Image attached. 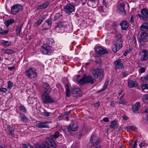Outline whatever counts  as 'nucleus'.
<instances>
[{
	"label": "nucleus",
	"mask_w": 148,
	"mask_h": 148,
	"mask_svg": "<svg viewBox=\"0 0 148 148\" xmlns=\"http://www.w3.org/2000/svg\"><path fill=\"white\" fill-rule=\"evenodd\" d=\"M110 105L113 107H114L115 106V103L113 101H112L110 103Z\"/></svg>",
	"instance_id": "e2e57ef3"
},
{
	"label": "nucleus",
	"mask_w": 148,
	"mask_h": 148,
	"mask_svg": "<svg viewBox=\"0 0 148 148\" xmlns=\"http://www.w3.org/2000/svg\"><path fill=\"white\" fill-rule=\"evenodd\" d=\"M121 74L124 77H126L128 75L126 72L124 71H123L121 72Z\"/></svg>",
	"instance_id": "13d9d810"
},
{
	"label": "nucleus",
	"mask_w": 148,
	"mask_h": 148,
	"mask_svg": "<svg viewBox=\"0 0 148 148\" xmlns=\"http://www.w3.org/2000/svg\"><path fill=\"white\" fill-rule=\"evenodd\" d=\"M121 62V59H119L114 61V64L115 65V69H118L123 67V65Z\"/></svg>",
	"instance_id": "2eb2a0df"
},
{
	"label": "nucleus",
	"mask_w": 148,
	"mask_h": 148,
	"mask_svg": "<svg viewBox=\"0 0 148 148\" xmlns=\"http://www.w3.org/2000/svg\"><path fill=\"white\" fill-rule=\"evenodd\" d=\"M118 125L117 124V121L116 119L114 120L110 123V127L111 129H114L117 128Z\"/></svg>",
	"instance_id": "b1692460"
},
{
	"label": "nucleus",
	"mask_w": 148,
	"mask_h": 148,
	"mask_svg": "<svg viewBox=\"0 0 148 148\" xmlns=\"http://www.w3.org/2000/svg\"><path fill=\"white\" fill-rule=\"evenodd\" d=\"M141 88L143 90H144L145 89H148V84L142 85Z\"/></svg>",
	"instance_id": "09e8293b"
},
{
	"label": "nucleus",
	"mask_w": 148,
	"mask_h": 148,
	"mask_svg": "<svg viewBox=\"0 0 148 148\" xmlns=\"http://www.w3.org/2000/svg\"><path fill=\"white\" fill-rule=\"evenodd\" d=\"M89 127L88 125H85L83 127V129L86 131H88L90 130Z\"/></svg>",
	"instance_id": "603ef678"
},
{
	"label": "nucleus",
	"mask_w": 148,
	"mask_h": 148,
	"mask_svg": "<svg viewBox=\"0 0 148 148\" xmlns=\"http://www.w3.org/2000/svg\"><path fill=\"white\" fill-rule=\"evenodd\" d=\"M125 4L123 3H121L119 5V10L121 12H126L125 10Z\"/></svg>",
	"instance_id": "2f4dec72"
},
{
	"label": "nucleus",
	"mask_w": 148,
	"mask_h": 148,
	"mask_svg": "<svg viewBox=\"0 0 148 148\" xmlns=\"http://www.w3.org/2000/svg\"><path fill=\"white\" fill-rule=\"evenodd\" d=\"M142 98L143 101L144 103L148 104V94L143 95Z\"/></svg>",
	"instance_id": "c9c22d12"
},
{
	"label": "nucleus",
	"mask_w": 148,
	"mask_h": 148,
	"mask_svg": "<svg viewBox=\"0 0 148 148\" xmlns=\"http://www.w3.org/2000/svg\"><path fill=\"white\" fill-rule=\"evenodd\" d=\"M142 82L143 83H148V75H146L141 78Z\"/></svg>",
	"instance_id": "e433bc0d"
},
{
	"label": "nucleus",
	"mask_w": 148,
	"mask_h": 148,
	"mask_svg": "<svg viewBox=\"0 0 148 148\" xmlns=\"http://www.w3.org/2000/svg\"><path fill=\"white\" fill-rule=\"evenodd\" d=\"M14 20L13 18H11L10 19L4 22V24L7 27L14 22Z\"/></svg>",
	"instance_id": "cd10ccee"
},
{
	"label": "nucleus",
	"mask_w": 148,
	"mask_h": 148,
	"mask_svg": "<svg viewBox=\"0 0 148 148\" xmlns=\"http://www.w3.org/2000/svg\"><path fill=\"white\" fill-rule=\"evenodd\" d=\"M95 50L96 53L100 55H103L107 53L108 52L106 49L100 47H95Z\"/></svg>",
	"instance_id": "9b49d317"
},
{
	"label": "nucleus",
	"mask_w": 148,
	"mask_h": 148,
	"mask_svg": "<svg viewBox=\"0 0 148 148\" xmlns=\"http://www.w3.org/2000/svg\"><path fill=\"white\" fill-rule=\"evenodd\" d=\"M50 123L49 122H39L37 123L36 126L40 128H43L45 127H49L48 124Z\"/></svg>",
	"instance_id": "aec40b11"
},
{
	"label": "nucleus",
	"mask_w": 148,
	"mask_h": 148,
	"mask_svg": "<svg viewBox=\"0 0 148 148\" xmlns=\"http://www.w3.org/2000/svg\"><path fill=\"white\" fill-rule=\"evenodd\" d=\"M5 53L7 54H12L14 53L15 51L12 49H6Z\"/></svg>",
	"instance_id": "37998d69"
},
{
	"label": "nucleus",
	"mask_w": 148,
	"mask_h": 148,
	"mask_svg": "<svg viewBox=\"0 0 148 148\" xmlns=\"http://www.w3.org/2000/svg\"><path fill=\"white\" fill-rule=\"evenodd\" d=\"M116 26L117 24L115 22H114L112 23V27L115 31L116 29Z\"/></svg>",
	"instance_id": "5fc2aeb1"
},
{
	"label": "nucleus",
	"mask_w": 148,
	"mask_h": 148,
	"mask_svg": "<svg viewBox=\"0 0 148 148\" xmlns=\"http://www.w3.org/2000/svg\"><path fill=\"white\" fill-rule=\"evenodd\" d=\"M22 10V7L21 5H15L11 7V12L13 14H15Z\"/></svg>",
	"instance_id": "6e6552de"
},
{
	"label": "nucleus",
	"mask_w": 148,
	"mask_h": 148,
	"mask_svg": "<svg viewBox=\"0 0 148 148\" xmlns=\"http://www.w3.org/2000/svg\"><path fill=\"white\" fill-rule=\"evenodd\" d=\"M137 84L135 82L130 80L128 82V86L130 88H132L136 86Z\"/></svg>",
	"instance_id": "c756f323"
},
{
	"label": "nucleus",
	"mask_w": 148,
	"mask_h": 148,
	"mask_svg": "<svg viewBox=\"0 0 148 148\" xmlns=\"http://www.w3.org/2000/svg\"><path fill=\"white\" fill-rule=\"evenodd\" d=\"M145 68L144 67H141L138 69V72L139 73H142L145 72Z\"/></svg>",
	"instance_id": "8fccbe9b"
},
{
	"label": "nucleus",
	"mask_w": 148,
	"mask_h": 148,
	"mask_svg": "<svg viewBox=\"0 0 148 148\" xmlns=\"http://www.w3.org/2000/svg\"><path fill=\"white\" fill-rule=\"evenodd\" d=\"M86 83H90L91 84H93L94 83L93 78L90 76H88L87 77L85 76Z\"/></svg>",
	"instance_id": "7c9ffc66"
},
{
	"label": "nucleus",
	"mask_w": 148,
	"mask_h": 148,
	"mask_svg": "<svg viewBox=\"0 0 148 148\" xmlns=\"http://www.w3.org/2000/svg\"><path fill=\"white\" fill-rule=\"evenodd\" d=\"M18 111V112H23L24 113H26L27 110L25 107L22 105V104H20V106L18 107V110H17L16 111Z\"/></svg>",
	"instance_id": "c85d7f7f"
},
{
	"label": "nucleus",
	"mask_w": 148,
	"mask_h": 148,
	"mask_svg": "<svg viewBox=\"0 0 148 148\" xmlns=\"http://www.w3.org/2000/svg\"><path fill=\"white\" fill-rule=\"evenodd\" d=\"M93 75L95 78H99L101 79L104 75L103 71L101 69H96L92 71Z\"/></svg>",
	"instance_id": "423d86ee"
},
{
	"label": "nucleus",
	"mask_w": 148,
	"mask_h": 148,
	"mask_svg": "<svg viewBox=\"0 0 148 148\" xmlns=\"http://www.w3.org/2000/svg\"><path fill=\"white\" fill-rule=\"evenodd\" d=\"M44 17H42L41 18L39 19L34 24V26H38L40 25L44 21Z\"/></svg>",
	"instance_id": "72a5a7b5"
},
{
	"label": "nucleus",
	"mask_w": 148,
	"mask_h": 148,
	"mask_svg": "<svg viewBox=\"0 0 148 148\" xmlns=\"http://www.w3.org/2000/svg\"><path fill=\"white\" fill-rule=\"evenodd\" d=\"M78 126L77 123H71L69 126V130L72 131H75L77 130Z\"/></svg>",
	"instance_id": "412c9836"
},
{
	"label": "nucleus",
	"mask_w": 148,
	"mask_h": 148,
	"mask_svg": "<svg viewBox=\"0 0 148 148\" xmlns=\"http://www.w3.org/2000/svg\"><path fill=\"white\" fill-rule=\"evenodd\" d=\"M115 37L116 42L113 46L112 50L114 52L116 53L122 47L123 40L122 39V36L120 34H118Z\"/></svg>",
	"instance_id": "f257e3e1"
},
{
	"label": "nucleus",
	"mask_w": 148,
	"mask_h": 148,
	"mask_svg": "<svg viewBox=\"0 0 148 148\" xmlns=\"http://www.w3.org/2000/svg\"><path fill=\"white\" fill-rule=\"evenodd\" d=\"M129 51H128V50H126L123 53V55L124 56H126L127 55L128 53H129Z\"/></svg>",
	"instance_id": "0e129e2a"
},
{
	"label": "nucleus",
	"mask_w": 148,
	"mask_h": 148,
	"mask_svg": "<svg viewBox=\"0 0 148 148\" xmlns=\"http://www.w3.org/2000/svg\"><path fill=\"white\" fill-rule=\"evenodd\" d=\"M53 50L52 48L46 44H44L40 48L41 53L44 54L50 55Z\"/></svg>",
	"instance_id": "7ed1b4c3"
},
{
	"label": "nucleus",
	"mask_w": 148,
	"mask_h": 148,
	"mask_svg": "<svg viewBox=\"0 0 148 148\" xmlns=\"http://www.w3.org/2000/svg\"><path fill=\"white\" fill-rule=\"evenodd\" d=\"M108 82L109 80H108V79H106V82L104 83L102 88L100 90V91H102L103 90H105L106 89L107 87V85L108 84Z\"/></svg>",
	"instance_id": "4c0bfd02"
},
{
	"label": "nucleus",
	"mask_w": 148,
	"mask_h": 148,
	"mask_svg": "<svg viewBox=\"0 0 148 148\" xmlns=\"http://www.w3.org/2000/svg\"><path fill=\"white\" fill-rule=\"evenodd\" d=\"M44 115L47 116H49L50 115V114L48 112H44Z\"/></svg>",
	"instance_id": "69168bd1"
},
{
	"label": "nucleus",
	"mask_w": 148,
	"mask_h": 148,
	"mask_svg": "<svg viewBox=\"0 0 148 148\" xmlns=\"http://www.w3.org/2000/svg\"><path fill=\"white\" fill-rule=\"evenodd\" d=\"M45 143L47 145L54 148H56L57 146L56 143L52 136L47 138L46 139Z\"/></svg>",
	"instance_id": "9d476101"
},
{
	"label": "nucleus",
	"mask_w": 148,
	"mask_h": 148,
	"mask_svg": "<svg viewBox=\"0 0 148 148\" xmlns=\"http://www.w3.org/2000/svg\"><path fill=\"white\" fill-rule=\"evenodd\" d=\"M63 9L66 13L70 14L72 12L75 11V7L73 5L68 3L64 6Z\"/></svg>",
	"instance_id": "0eeeda50"
},
{
	"label": "nucleus",
	"mask_w": 148,
	"mask_h": 148,
	"mask_svg": "<svg viewBox=\"0 0 148 148\" xmlns=\"http://www.w3.org/2000/svg\"><path fill=\"white\" fill-rule=\"evenodd\" d=\"M137 141L136 140L134 142V143L133 145V148H136L137 146Z\"/></svg>",
	"instance_id": "680f3d73"
},
{
	"label": "nucleus",
	"mask_w": 148,
	"mask_h": 148,
	"mask_svg": "<svg viewBox=\"0 0 148 148\" xmlns=\"http://www.w3.org/2000/svg\"><path fill=\"white\" fill-rule=\"evenodd\" d=\"M65 87L66 89V96L67 97H69L70 96V90L69 89V83L65 84Z\"/></svg>",
	"instance_id": "393cba45"
},
{
	"label": "nucleus",
	"mask_w": 148,
	"mask_h": 148,
	"mask_svg": "<svg viewBox=\"0 0 148 148\" xmlns=\"http://www.w3.org/2000/svg\"><path fill=\"white\" fill-rule=\"evenodd\" d=\"M17 113H18L19 116V117L21 121L24 123H26L28 121V118L23 113L21 112H18L17 111Z\"/></svg>",
	"instance_id": "4468645a"
},
{
	"label": "nucleus",
	"mask_w": 148,
	"mask_h": 148,
	"mask_svg": "<svg viewBox=\"0 0 148 148\" xmlns=\"http://www.w3.org/2000/svg\"><path fill=\"white\" fill-rule=\"evenodd\" d=\"M9 31L8 30H4L2 27L0 28V34L3 35H6L8 33Z\"/></svg>",
	"instance_id": "ea45409f"
},
{
	"label": "nucleus",
	"mask_w": 148,
	"mask_h": 148,
	"mask_svg": "<svg viewBox=\"0 0 148 148\" xmlns=\"http://www.w3.org/2000/svg\"><path fill=\"white\" fill-rule=\"evenodd\" d=\"M142 53L140 59L142 61H146L148 59V51L144 49L142 50Z\"/></svg>",
	"instance_id": "a211bd4d"
},
{
	"label": "nucleus",
	"mask_w": 148,
	"mask_h": 148,
	"mask_svg": "<svg viewBox=\"0 0 148 148\" xmlns=\"http://www.w3.org/2000/svg\"><path fill=\"white\" fill-rule=\"evenodd\" d=\"M61 15V14L60 13H56L54 16V20L55 21L57 20Z\"/></svg>",
	"instance_id": "c03bdc74"
},
{
	"label": "nucleus",
	"mask_w": 148,
	"mask_h": 148,
	"mask_svg": "<svg viewBox=\"0 0 148 148\" xmlns=\"http://www.w3.org/2000/svg\"><path fill=\"white\" fill-rule=\"evenodd\" d=\"M49 2L47 1L45 3H44L41 5H40L38 6V8L39 9H44L48 6L49 5Z\"/></svg>",
	"instance_id": "a878e982"
},
{
	"label": "nucleus",
	"mask_w": 148,
	"mask_h": 148,
	"mask_svg": "<svg viewBox=\"0 0 148 148\" xmlns=\"http://www.w3.org/2000/svg\"><path fill=\"white\" fill-rule=\"evenodd\" d=\"M126 129L129 130L136 131L137 130V128L134 126H130L127 127Z\"/></svg>",
	"instance_id": "a19ab883"
},
{
	"label": "nucleus",
	"mask_w": 148,
	"mask_h": 148,
	"mask_svg": "<svg viewBox=\"0 0 148 148\" xmlns=\"http://www.w3.org/2000/svg\"><path fill=\"white\" fill-rule=\"evenodd\" d=\"M25 73L26 76L31 79L36 77L37 76V74L35 69L32 67L27 69L25 71Z\"/></svg>",
	"instance_id": "20e7f679"
},
{
	"label": "nucleus",
	"mask_w": 148,
	"mask_h": 148,
	"mask_svg": "<svg viewBox=\"0 0 148 148\" xmlns=\"http://www.w3.org/2000/svg\"><path fill=\"white\" fill-rule=\"evenodd\" d=\"M79 91V89L77 88H75L72 90V92L73 94H77Z\"/></svg>",
	"instance_id": "3c124183"
},
{
	"label": "nucleus",
	"mask_w": 148,
	"mask_h": 148,
	"mask_svg": "<svg viewBox=\"0 0 148 148\" xmlns=\"http://www.w3.org/2000/svg\"><path fill=\"white\" fill-rule=\"evenodd\" d=\"M90 143L92 144L93 146H95L99 143V139L96 136H92L90 138Z\"/></svg>",
	"instance_id": "ddd939ff"
},
{
	"label": "nucleus",
	"mask_w": 148,
	"mask_h": 148,
	"mask_svg": "<svg viewBox=\"0 0 148 148\" xmlns=\"http://www.w3.org/2000/svg\"><path fill=\"white\" fill-rule=\"evenodd\" d=\"M8 131L10 134L11 135V136H14V129L12 128V127H10V126H8Z\"/></svg>",
	"instance_id": "473e14b6"
},
{
	"label": "nucleus",
	"mask_w": 148,
	"mask_h": 148,
	"mask_svg": "<svg viewBox=\"0 0 148 148\" xmlns=\"http://www.w3.org/2000/svg\"><path fill=\"white\" fill-rule=\"evenodd\" d=\"M46 43L47 45H50L51 43L52 44L54 42V40L52 38L46 39Z\"/></svg>",
	"instance_id": "79ce46f5"
},
{
	"label": "nucleus",
	"mask_w": 148,
	"mask_h": 148,
	"mask_svg": "<svg viewBox=\"0 0 148 148\" xmlns=\"http://www.w3.org/2000/svg\"><path fill=\"white\" fill-rule=\"evenodd\" d=\"M8 69L10 71H12L14 69L15 67L14 66L10 67H9Z\"/></svg>",
	"instance_id": "338daca9"
},
{
	"label": "nucleus",
	"mask_w": 148,
	"mask_h": 148,
	"mask_svg": "<svg viewBox=\"0 0 148 148\" xmlns=\"http://www.w3.org/2000/svg\"><path fill=\"white\" fill-rule=\"evenodd\" d=\"M8 86L7 88L8 89H10L11 88V87L13 86V83L10 81H8L7 82Z\"/></svg>",
	"instance_id": "de8ad7c7"
},
{
	"label": "nucleus",
	"mask_w": 148,
	"mask_h": 148,
	"mask_svg": "<svg viewBox=\"0 0 148 148\" xmlns=\"http://www.w3.org/2000/svg\"><path fill=\"white\" fill-rule=\"evenodd\" d=\"M50 93H43L41 96V101L45 104H51L55 102V99L50 95Z\"/></svg>",
	"instance_id": "f03ea898"
},
{
	"label": "nucleus",
	"mask_w": 148,
	"mask_h": 148,
	"mask_svg": "<svg viewBox=\"0 0 148 148\" xmlns=\"http://www.w3.org/2000/svg\"><path fill=\"white\" fill-rule=\"evenodd\" d=\"M127 102L125 101V99L123 98V96H121L119 99V103L123 105H126Z\"/></svg>",
	"instance_id": "f704fd0d"
},
{
	"label": "nucleus",
	"mask_w": 148,
	"mask_h": 148,
	"mask_svg": "<svg viewBox=\"0 0 148 148\" xmlns=\"http://www.w3.org/2000/svg\"><path fill=\"white\" fill-rule=\"evenodd\" d=\"M71 113V111H69L67 112H66L64 113V115H68L70 114Z\"/></svg>",
	"instance_id": "bf43d9fd"
},
{
	"label": "nucleus",
	"mask_w": 148,
	"mask_h": 148,
	"mask_svg": "<svg viewBox=\"0 0 148 148\" xmlns=\"http://www.w3.org/2000/svg\"><path fill=\"white\" fill-rule=\"evenodd\" d=\"M139 43L141 45L145 44V42L148 41V34L145 32L141 33L140 34Z\"/></svg>",
	"instance_id": "1a4fd4ad"
},
{
	"label": "nucleus",
	"mask_w": 148,
	"mask_h": 148,
	"mask_svg": "<svg viewBox=\"0 0 148 148\" xmlns=\"http://www.w3.org/2000/svg\"><path fill=\"white\" fill-rule=\"evenodd\" d=\"M60 134L57 131L54 134L52 135V136L54 139L58 138L60 136Z\"/></svg>",
	"instance_id": "49530a36"
},
{
	"label": "nucleus",
	"mask_w": 148,
	"mask_h": 148,
	"mask_svg": "<svg viewBox=\"0 0 148 148\" xmlns=\"http://www.w3.org/2000/svg\"><path fill=\"white\" fill-rule=\"evenodd\" d=\"M7 91V89L5 88H0V91L5 93Z\"/></svg>",
	"instance_id": "864d4df0"
},
{
	"label": "nucleus",
	"mask_w": 148,
	"mask_h": 148,
	"mask_svg": "<svg viewBox=\"0 0 148 148\" xmlns=\"http://www.w3.org/2000/svg\"><path fill=\"white\" fill-rule=\"evenodd\" d=\"M140 28L141 30L144 31L148 30V23L144 22L140 25Z\"/></svg>",
	"instance_id": "5701e85b"
},
{
	"label": "nucleus",
	"mask_w": 148,
	"mask_h": 148,
	"mask_svg": "<svg viewBox=\"0 0 148 148\" xmlns=\"http://www.w3.org/2000/svg\"><path fill=\"white\" fill-rule=\"evenodd\" d=\"M100 104L99 102H97L95 104V107H98L99 106Z\"/></svg>",
	"instance_id": "774afa93"
},
{
	"label": "nucleus",
	"mask_w": 148,
	"mask_h": 148,
	"mask_svg": "<svg viewBox=\"0 0 148 148\" xmlns=\"http://www.w3.org/2000/svg\"><path fill=\"white\" fill-rule=\"evenodd\" d=\"M103 120L105 122H108L109 121V119L107 117H105L103 119Z\"/></svg>",
	"instance_id": "052dcab7"
},
{
	"label": "nucleus",
	"mask_w": 148,
	"mask_h": 148,
	"mask_svg": "<svg viewBox=\"0 0 148 148\" xmlns=\"http://www.w3.org/2000/svg\"><path fill=\"white\" fill-rule=\"evenodd\" d=\"M86 83V79L85 76L81 79H80L78 82V83L81 85H82Z\"/></svg>",
	"instance_id": "58836bf2"
},
{
	"label": "nucleus",
	"mask_w": 148,
	"mask_h": 148,
	"mask_svg": "<svg viewBox=\"0 0 148 148\" xmlns=\"http://www.w3.org/2000/svg\"><path fill=\"white\" fill-rule=\"evenodd\" d=\"M141 13L143 16L140 14L138 15L139 16L141 19L142 18L143 19H144V18H148V9H147L146 8L143 9L141 10Z\"/></svg>",
	"instance_id": "dca6fc26"
},
{
	"label": "nucleus",
	"mask_w": 148,
	"mask_h": 148,
	"mask_svg": "<svg viewBox=\"0 0 148 148\" xmlns=\"http://www.w3.org/2000/svg\"><path fill=\"white\" fill-rule=\"evenodd\" d=\"M23 24H20L18 25L16 27L15 31L17 36H19L22 32V27Z\"/></svg>",
	"instance_id": "4be33fe9"
},
{
	"label": "nucleus",
	"mask_w": 148,
	"mask_h": 148,
	"mask_svg": "<svg viewBox=\"0 0 148 148\" xmlns=\"http://www.w3.org/2000/svg\"><path fill=\"white\" fill-rule=\"evenodd\" d=\"M95 60L96 62L99 63L101 62L100 58L98 57H96L95 58Z\"/></svg>",
	"instance_id": "6e6d98bb"
},
{
	"label": "nucleus",
	"mask_w": 148,
	"mask_h": 148,
	"mask_svg": "<svg viewBox=\"0 0 148 148\" xmlns=\"http://www.w3.org/2000/svg\"><path fill=\"white\" fill-rule=\"evenodd\" d=\"M22 147L24 148H28V145L25 144H23L21 145Z\"/></svg>",
	"instance_id": "4d7b16f0"
},
{
	"label": "nucleus",
	"mask_w": 148,
	"mask_h": 148,
	"mask_svg": "<svg viewBox=\"0 0 148 148\" xmlns=\"http://www.w3.org/2000/svg\"><path fill=\"white\" fill-rule=\"evenodd\" d=\"M69 26L68 25H67L66 24V23L65 22H58L57 23L55 29L56 31L58 33H62L63 32V31L62 30V28L64 27L65 28Z\"/></svg>",
	"instance_id": "39448f33"
},
{
	"label": "nucleus",
	"mask_w": 148,
	"mask_h": 148,
	"mask_svg": "<svg viewBox=\"0 0 148 148\" xmlns=\"http://www.w3.org/2000/svg\"><path fill=\"white\" fill-rule=\"evenodd\" d=\"M43 88L44 89V91L43 93H50L52 88H51L50 85L48 83L45 82H43Z\"/></svg>",
	"instance_id": "f8f14e48"
},
{
	"label": "nucleus",
	"mask_w": 148,
	"mask_h": 148,
	"mask_svg": "<svg viewBox=\"0 0 148 148\" xmlns=\"http://www.w3.org/2000/svg\"><path fill=\"white\" fill-rule=\"evenodd\" d=\"M0 42L2 45L7 47L10 46L12 43V42L10 41L5 40H1Z\"/></svg>",
	"instance_id": "bb28decb"
},
{
	"label": "nucleus",
	"mask_w": 148,
	"mask_h": 148,
	"mask_svg": "<svg viewBox=\"0 0 148 148\" xmlns=\"http://www.w3.org/2000/svg\"><path fill=\"white\" fill-rule=\"evenodd\" d=\"M120 25L121 26V29L123 30H126L129 26V23L125 20L122 21Z\"/></svg>",
	"instance_id": "6ab92c4d"
},
{
	"label": "nucleus",
	"mask_w": 148,
	"mask_h": 148,
	"mask_svg": "<svg viewBox=\"0 0 148 148\" xmlns=\"http://www.w3.org/2000/svg\"><path fill=\"white\" fill-rule=\"evenodd\" d=\"M45 22L47 23L49 26H50L52 24L51 18H49L45 21Z\"/></svg>",
	"instance_id": "a18cd8bd"
},
{
	"label": "nucleus",
	"mask_w": 148,
	"mask_h": 148,
	"mask_svg": "<svg viewBox=\"0 0 148 148\" xmlns=\"http://www.w3.org/2000/svg\"><path fill=\"white\" fill-rule=\"evenodd\" d=\"M140 106V103L137 102L132 106V110L134 113L137 114L139 113L138 110Z\"/></svg>",
	"instance_id": "f3484780"
}]
</instances>
